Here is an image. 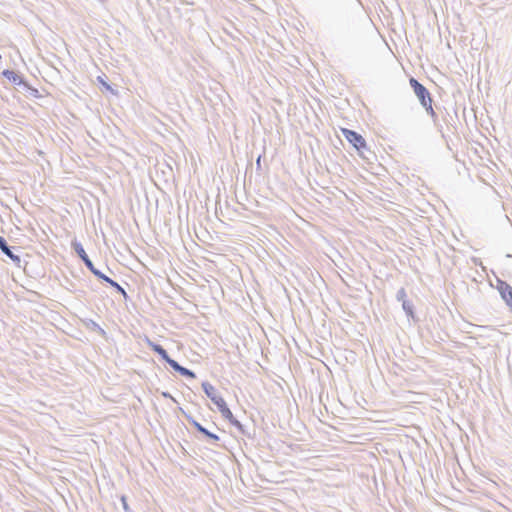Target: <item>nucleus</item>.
<instances>
[{
	"label": "nucleus",
	"instance_id": "1",
	"mask_svg": "<svg viewBox=\"0 0 512 512\" xmlns=\"http://www.w3.org/2000/svg\"><path fill=\"white\" fill-rule=\"evenodd\" d=\"M202 388H203L205 394L217 406V408L220 411V413L222 414V416L225 419L232 422L233 418H234L233 414H232L231 410L229 409V407L227 406L225 400L223 399V397L221 395H219V393L217 392L215 387L208 382H204V383H202Z\"/></svg>",
	"mask_w": 512,
	"mask_h": 512
},
{
	"label": "nucleus",
	"instance_id": "2",
	"mask_svg": "<svg viewBox=\"0 0 512 512\" xmlns=\"http://www.w3.org/2000/svg\"><path fill=\"white\" fill-rule=\"evenodd\" d=\"M409 83L421 104L426 108L432 109V99L428 90L414 78H411Z\"/></svg>",
	"mask_w": 512,
	"mask_h": 512
},
{
	"label": "nucleus",
	"instance_id": "3",
	"mask_svg": "<svg viewBox=\"0 0 512 512\" xmlns=\"http://www.w3.org/2000/svg\"><path fill=\"white\" fill-rule=\"evenodd\" d=\"M341 132L346 138V140L353 145V147L357 150H361L366 148L365 139L353 130H349L347 128H341Z\"/></svg>",
	"mask_w": 512,
	"mask_h": 512
},
{
	"label": "nucleus",
	"instance_id": "4",
	"mask_svg": "<svg viewBox=\"0 0 512 512\" xmlns=\"http://www.w3.org/2000/svg\"><path fill=\"white\" fill-rule=\"evenodd\" d=\"M499 291L506 303L512 307V287L509 284L502 282L499 286Z\"/></svg>",
	"mask_w": 512,
	"mask_h": 512
},
{
	"label": "nucleus",
	"instance_id": "5",
	"mask_svg": "<svg viewBox=\"0 0 512 512\" xmlns=\"http://www.w3.org/2000/svg\"><path fill=\"white\" fill-rule=\"evenodd\" d=\"M147 344L152 348L153 351L158 353L162 357V359H164L169 365L171 361H174L168 356L167 352L160 345L153 343L150 340H147Z\"/></svg>",
	"mask_w": 512,
	"mask_h": 512
},
{
	"label": "nucleus",
	"instance_id": "6",
	"mask_svg": "<svg viewBox=\"0 0 512 512\" xmlns=\"http://www.w3.org/2000/svg\"><path fill=\"white\" fill-rule=\"evenodd\" d=\"M0 249L14 262L16 263H19L20 262V257L13 254L12 251L9 249V247L7 246V243L5 241V239L0 236Z\"/></svg>",
	"mask_w": 512,
	"mask_h": 512
},
{
	"label": "nucleus",
	"instance_id": "7",
	"mask_svg": "<svg viewBox=\"0 0 512 512\" xmlns=\"http://www.w3.org/2000/svg\"><path fill=\"white\" fill-rule=\"evenodd\" d=\"M170 366L175 371H178L183 376H187V377H190V378H194L195 377V374L192 371H190L189 369H187L185 367L180 366L176 361H171L170 362Z\"/></svg>",
	"mask_w": 512,
	"mask_h": 512
},
{
	"label": "nucleus",
	"instance_id": "8",
	"mask_svg": "<svg viewBox=\"0 0 512 512\" xmlns=\"http://www.w3.org/2000/svg\"><path fill=\"white\" fill-rule=\"evenodd\" d=\"M95 276H97L99 279H102L104 280L105 282L109 283L112 287H115L118 291L122 292L123 294H125V291L124 289L117 283L115 282L114 280H112L111 278L107 277L106 275H104L103 273L101 272H95Z\"/></svg>",
	"mask_w": 512,
	"mask_h": 512
},
{
	"label": "nucleus",
	"instance_id": "9",
	"mask_svg": "<svg viewBox=\"0 0 512 512\" xmlns=\"http://www.w3.org/2000/svg\"><path fill=\"white\" fill-rule=\"evenodd\" d=\"M195 427L197 428V430L199 432H201L202 434H204L205 436L215 440V441H218L219 440V437L216 435V434H213L211 432H209L207 429H205L203 426H201L199 423H195Z\"/></svg>",
	"mask_w": 512,
	"mask_h": 512
},
{
	"label": "nucleus",
	"instance_id": "10",
	"mask_svg": "<svg viewBox=\"0 0 512 512\" xmlns=\"http://www.w3.org/2000/svg\"><path fill=\"white\" fill-rule=\"evenodd\" d=\"M74 248H75V250H76L77 254L79 255V257H80L82 260H84V259H86V258L88 257V256H87V254H86V252H85V250L83 249V247H82V245H81V244H79V243H75V244H74Z\"/></svg>",
	"mask_w": 512,
	"mask_h": 512
},
{
	"label": "nucleus",
	"instance_id": "11",
	"mask_svg": "<svg viewBox=\"0 0 512 512\" xmlns=\"http://www.w3.org/2000/svg\"><path fill=\"white\" fill-rule=\"evenodd\" d=\"M85 265L87 266V268L95 275V272H100L99 270H97L93 263L91 262V260L87 257L86 259L83 260Z\"/></svg>",
	"mask_w": 512,
	"mask_h": 512
},
{
	"label": "nucleus",
	"instance_id": "12",
	"mask_svg": "<svg viewBox=\"0 0 512 512\" xmlns=\"http://www.w3.org/2000/svg\"><path fill=\"white\" fill-rule=\"evenodd\" d=\"M3 74L9 78V79H13L14 81L16 80V76L15 74L12 72V71H4Z\"/></svg>",
	"mask_w": 512,
	"mask_h": 512
},
{
	"label": "nucleus",
	"instance_id": "13",
	"mask_svg": "<svg viewBox=\"0 0 512 512\" xmlns=\"http://www.w3.org/2000/svg\"><path fill=\"white\" fill-rule=\"evenodd\" d=\"M99 82L109 91H111V87L101 78H98Z\"/></svg>",
	"mask_w": 512,
	"mask_h": 512
}]
</instances>
